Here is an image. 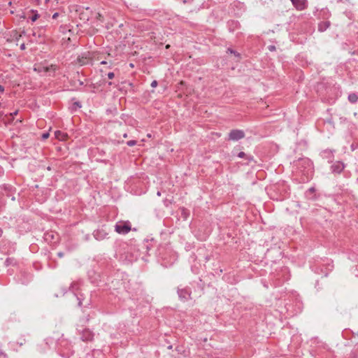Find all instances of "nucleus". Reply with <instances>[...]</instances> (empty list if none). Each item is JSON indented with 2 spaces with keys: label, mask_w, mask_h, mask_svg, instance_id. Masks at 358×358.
Instances as JSON below:
<instances>
[{
  "label": "nucleus",
  "mask_w": 358,
  "mask_h": 358,
  "mask_svg": "<svg viewBox=\"0 0 358 358\" xmlns=\"http://www.w3.org/2000/svg\"><path fill=\"white\" fill-rule=\"evenodd\" d=\"M101 64H106V62L103 61V62H101Z\"/></svg>",
  "instance_id": "obj_57"
},
{
  "label": "nucleus",
  "mask_w": 358,
  "mask_h": 358,
  "mask_svg": "<svg viewBox=\"0 0 358 358\" xmlns=\"http://www.w3.org/2000/svg\"><path fill=\"white\" fill-rule=\"evenodd\" d=\"M55 136L59 141H65L68 136L67 134L62 132V131L57 130L55 131Z\"/></svg>",
  "instance_id": "obj_18"
},
{
  "label": "nucleus",
  "mask_w": 358,
  "mask_h": 358,
  "mask_svg": "<svg viewBox=\"0 0 358 358\" xmlns=\"http://www.w3.org/2000/svg\"><path fill=\"white\" fill-rule=\"evenodd\" d=\"M334 152L335 150H334L326 149L322 150L320 155L322 159H327L329 163H331L334 159Z\"/></svg>",
  "instance_id": "obj_7"
},
{
  "label": "nucleus",
  "mask_w": 358,
  "mask_h": 358,
  "mask_svg": "<svg viewBox=\"0 0 358 358\" xmlns=\"http://www.w3.org/2000/svg\"><path fill=\"white\" fill-rule=\"evenodd\" d=\"M348 101L352 103H356L358 101V94L357 93H350L348 97Z\"/></svg>",
  "instance_id": "obj_22"
},
{
  "label": "nucleus",
  "mask_w": 358,
  "mask_h": 358,
  "mask_svg": "<svg viewBox=\"0 0 358 358\" xmlns=\"http://www.w3.org/2000/svg\"><path fill=\"white\" fill-rule=\"evenodd\" d=\"M90 87L93 88V89H96V84L94 83H92L90 85ZM92 93H95V90H92Z\"/></svg>",
  "instance_id": "obj_35"
},
{
  "label": "nucleus",
  "mask_w": 358,
  "mask_h": 358,
  "mask_svg": "<svg viewBox=\"0 0 358 358\" xmlns=\"http://www.w3.org/2000/svg\"><path fill=\"white\" fill-rule=\"evenodd\" d=\"M166 48H169V45H167L166 46Z\"/></svg>",
  "instance_id": "obj_58"
},
{
  "label": "nucleus",
  "mask_w": 358,
  "mask_h": 358,
  "mask_svg": "<svg viewBox=\"0 0 358 358\" xmlns=\"http://www.w3.org/2000/svg\"><path fill=\"white\" fill-rule=\"evenodd\" d=\"M79 334L80 335V339L84 342L92 341L94 338V333L87 328H77Z\"/></svg>",
  "instance_id": "obj_4"
},
{
  "label": "nucleus",
  "mask_w": 358,
  "mask_h": 358,
  "mask_svg": "<svg viewBox=\"0 0 358 358\" xmlns=\"http://www.w3.org/2000/svg\"><path fill=\"white\" fill-rule=\"evenodd\" d=\"M145 246L147 250H149L150 249V246L148 244H145Z\"/></svg>",
  "instance_id": "obj_47"
},
{
  "label": "nucleus",
  "mask_w": 358,
  "mask_h": 358,
  "mask_svg": "<svg viewBox=\"0 0 358 358\" xmlns=\"http://www.w3.org/2000/svg\"><path fill=\"white\" fill-rule=\"evenodd\" d=\"M70 84L72 87H73V90H76V91H81V89L80 87H78L77 85H76V80H71L70 81Z\"/></svg>",
  "instance_id": "obj_25"
},
{
  "label": "nucleus",
  "mask_w": 358,
  "mask_h": 358,
  "mask_svg": "<svg viewBox=\"0 0 358 358\" xmlns=\"http://www.w3.org/2000/svg\"><path fill=\"white\" fill-rule=\"evenodd\" d=\"M245 132L242 129H231L227 138V141H238L245 137Z\"/></svg>",
  "instance_id": "obj_5"
},
{
  "label": "nucleus",
  "mask_w": 358,
  "mask_h": 358,
  "mask_svg": "<svg viewBox=\"0 0 358 358\" xmlns=\"http://www.w3.org/2000/svg\"><path fill=\"white\" fill-rule=\"evenodd\" d=\"M150 85L152 87H156L158 85V82L156 80H155L151 83Z\"/></svg>",
  "instance_id": "obj_33"
},
{
  "label": "nucleus",
  "mask_w": 358,
  "mask_h": 358,
  "mask_svg": "<svg viewBox=\"0 0 358 358\" xmlns=\"http://www.w3.org/2000/svg\"><path fill=\"white\" fill-rule=\"evenodd\" d=\"M75 285H76V283H75V282L72 283V284H71V287H70V288H71V289H72L73 290V289H74V286H75Z\"/></svg>",
  "instance_id": "obj_46"
},
{
  "label": "nucleus",
  "mask_w": 358,
  "mask_h": 358,
  "mask_svg": "<svg viewBox=\"0 0 358 358\" xmlns=\"http://www.w3.org/2000/svg\"><path fill=\"white\" fill-rule=\"evenodd\" d=\"M227 29L229 32H234L235 31L241 28V24L238 21L234 20H230L227 23Z\"/></svg>",
  "instance_id": "obj_11"
},
{
  "label": "nucleus",
  "mask_w": 358,
  "mask_h": 358,
  "mask_svg": "<svg viewBox=\"0 0 358 358\" xmlns=\"http://www.w3.org/2000/svg\"><path fill=\"white\" fill-rule=\"evenodd\" d=\"M168 348H169V349H171V348H172V345H169V346L168 347Z\"/></svg>",
  "instance_id": "obj_55"
},
{
  "label": "nucleus",
  "mask_w": 358,
  "mask_h": 358,
  "mask_svg": "<svg viewBox=\"0 0 358 358\" xmlns=\"http://www.w3.org/2000/svg\"><path fill=\"white\" fill-rule=\"evenodd\" d=\"M179 210L180 211L181 217L183 219V220H187L190 215L189 210L185 207H180Z\"/></svg>",
  "instance_id": "obj_16"
},
{
  "label": "nucleus",
  "mask_w": 358,
  "mask_h": 358,
  "mask_svg": "<svg viewBox=\"0 0 358 358\" xmlns=\"http://www.w3.org/2000/svg\"><path fill=\"white\" fill-rule=\"evenodd\" d=\"M131 230V225L129 221H120L115 225V231L120 234H127Z\"/></svg>",
  "instance_id": "obj_3"
},
{
  "label": "nucleus",
  "mask_w": 358,
  "mask_h": 358,
  "mask_svg": "<svg viewBox=\"0 0 358 358\" xmlns=\"http://www.w3.org/2000/svg\"><path fill=\"white\" fill-rule=\"evenodd\" d=\"M2 234H3V230H2V229L0 227V237L2 236Z\"/></svg>",
  "instance_id": "obj_50"
},
{
  "label": "nucleus",
  "mask_w": 358,
  "mask_h": 358,
  "mask_svg": "<svg viewBox=\"0 0 358 358\" xmlns=\"http://www.w3.org/2000/svg\"><path fill=\"white\" fill-rule=\"evenodd\" d=\"M82 107V104L80 101H75L72 106H71V110H77L78 108H80Z\"/></svg>",
  "instance_id": "obj_24"
},
{
  "label": "nucleus",
  "mask_w": 358,
  "mask_h": 358,
  "mask_svg": "<svg viewBox=\"0 0 358 358\" xmlns=\"http://www.w3.org/2000/svg\"><path fill=\"white\" fill-rule=\"evenodd\" d=\"M26 49V45L24 43H22L21 45H20V50H24Z\"/></svg>",
  "instance_id": "obj_39"
},
{
  "label": "nucleus",
  "mask_w": 358,
  "mask_h": 358,
  "mask_svg": "<svg viewBox=\"0 0 358 358\" xmlns=\"http://www.w3.org/2000/svg\"><path fill=\"white\" fill-rule=\"evenodd\" d=\"M113 83L112 82H109L108 83V85H112Z\"/></svg>",
  "instance_id": "obj_54"
},
{
  "label": "nucleus",
  "mask_w": 358,
  "mask_h": 358,
  "mask_svg": "<svg viewBox=\"0 0 358 358\" xmlns=\"http://www.w3.org/2000/svg\"><path fill=\"white\" fill-rule=\"evenodd\" d=\"M183 3H191L193 0H181Z\"/></svg>",
  "instance_id": "obj_40"
},
{
  "label": "nucleus",
  "mask_w": 358,
  "mask_h": 358,
  "mask_svg": "<svg viewBox=\"0 0 358 358\" xmlns=\"http://www.w3.org/2000/svg\"><path fill=\"white\" fill-rule=\"evenodd\" d=\"M237 157L238 158L245 159L248 161L247 164H249V163H250L251 162H255V158H254V157L252 155H247L244 152H242V151L237 154Z\"/></svg>",
  "instance_id": "obj_14"
},
{
  "label": "nucleus",
  "mask_w": 358,
  "mask_h": 358,
  "mask_svg": "<svg viewBox=\"0 0 358 358\" xmlns=\"http://www.w3.org/2000/svg\"><path fill=\"white\" fill-rule=\"evenodd\" d=\"M157 195L158 196H161V192L158 191V192H157Z\"/></svg>",
  "instance_id": "obj_52"
},
{
  "label": "nucleus",
  "mask_w": 358,
  "mask_h": 358,
  "mask_svg": "<svg viewBox=\"0 0 358 358\" xmlns=\"http://www.w3.org/2000/svg\"><path fill=\"white\" fill-rule=\"evenodd\" d=\"M17 113H18V110H15V112L10 113V116L12 117V119H13L14 116L16 115L17 114Z\"/></svg>",
  "instance_id": "obj_36"
},
{
  "label": "nucleus",
  "mask_w": 358,
  "mask_h": 358,
  "mask_svg": "<svg viewBox=\"0 0 358 358\" xmlns=\"http://www.w3.org/2000/svg\"><path fill=\"white\" fill-rule=\"evenodd\" d=\"M57 256L60 258L63 257L64 256V253L63 252H59L57 253Z\"/></svg>",
  "instance_id": "obj_37"
},
{
  "label": "nucleus",
  "mask_w": 358,
  "mask_h": 358,
  "mask_svg": "<svg viewBox=\"0 0 358 358\" xmlns=\"http://www.w3.org/2000/svg\"><path fill=\"white\" fill-rule=\"evenodd\" d=\"M94 238L97 241H102L107 238L108 233L103 229H99L93 232Z\"/></svg>",
  "instance_id": "obj_12"
},
{
  "label": "nucleus",
  "mask_w": 358,
  "mask_h": 358,
  "mask_svg": "<svg viewBox=\"0 0 358 358\" xmlns=\"http://www.w3.org/2000/svg\"><path fill=\"white\" fill-rule=\"evenodd\" d=\"M7 321L9 322H16L20 321L19 315L16 311L10 312L8 316Z\"/></svg>",
  "instance_id": "obj_15"
},
{
  "label": "nucleus",
  "mask_w": 358,
  "mask_h": 358,
  "mask_svg": "<svg viewBox=\"0 0 358 358\" xmlns=\"http://www.w3.org/2000/svg\"><path fill=\"white\" fill-rule=\"evenodd\" d=\"M12 188H13V187H12V186H10V185L5 186V187H4V189H5L6 190H8V191L11 190V189H12Z\"/></svg>",
  "instance_id": "obj_38"
},
{
  "label": "nucleus",
  "mask_w": 358,
  "mask_h": 358,
  "mask_svg": "<svg viewBox=\"0 0 358 358\" xmlns=\"http://www.w3.org/2000/svg\"><path fill=\"white\" fill-rule=\"evenodd\" d=\"M57 69V66L55 64H51L48 66H38L34 68V71L38 73H49V76H55V72Z\"/></svg>",
  "instance_id": "obj_6"
},
{
  "label": "nucleus",
  "mask_w": 358,
  "mask_h": 358,
  "mask_svg": "<svg viewBox=\"0 0 358 358\" xmlns=\"http://www.w3.org/2000/svg\"><path fill=\"white\" fill-rule=\"evenodd\" d=\"M226 52H227V54H232V55H234V57L236 58H237V61H239L241 59V54L238 52H237V51L234 50V49H232L231 48H228L227 49Z\"/></svg>",
  "instance_id": "obj_20"
},
{
  "label": "nucleus",
  "mask_w": 358,
  "mask_h": 358,
  "mask_svg": "<svg viewBox=\"0 0 358 358\" xmlns=\"http://www.w3.org/2000/svg\"><path fill=\"white\" fill-rule=\"evenodd\" d=\"M345 165L341 161H336L331 166V171L334 173L340 174L345 169Z\"/></svg>",
  "instance_id": "obj_8"
},
{
  "label": "nucleus",
  "mask_w": 358,
  "mask_h": 358,
  "mask_svg": "<svg viewBox=\"0 0 358 358\" xmlns=\"http://www.w3.org/2000/svg\"><path fill=\"white\" fill-rule=\"evenodd\" d=\"M16 248L15 244H12V247L6 252H4L6 255H10L13 252H15Z\"/></svg>",
  "instance_id": "obj_27"
},
{
  "label": "nucleus",
  "mask_w": 358,
  "mask_h": 358,
  "mask_svg": "<svg viewBox=\"0 0 358 358\" xmlns=\"http://www.w3.org/2000/svg\"><path fill=\"white\" fill-rule=\"evenodd\" d=\"M357 148V145L355 146L354 144H352L351 145V148H352V150H355Z\"/></svg>",
  "instance_id": "obj_45"
},
{
  "label": "nucleus",
  "mask_w": 358,
  "mask_h": 358,
  "mask_svg": "<svg viewBox=\"0 0 358 358\" xmlns=\"http://www.w3.org/2000/svg\"><path fill=\"white\" fill-rule=\"evenodd\" d=\"M327 122L331 123V120H327Z\"/></svg>",
  "instance_id": "obj_56"
},
{
  "label": "nucleus",
  "mask_w": 358,
  "mask_h": 358,
  "mask_svg": "<svg viewBox=\"0 0 358 358\" xmlns=\"http://www.w3.org/2000/svg\"><path fill=\"white\" fill-rule=\"evenodd\" d=\"M315 192V188L312 187H310L306 192V196L308 199H315V195H313L314 194V193Z\"/></svg>",
  "instance_id": "obj_21"
},
{
  "label": "nucleus",
  "mask_w": 358,
  "mask_h": 358,
  "mask_svg": "<svg viewBox=\"0 0 358 358\" xmlns=\"http://www.w3.org/2000/svg\"><path fill=\"white\" fill-rule=\"evenodd\" d=\"M111 267H112V264H110V262H107L106 268L110 269Z\"/></svg>",
  "instance_id": "obj_41"
},
{
  "label": "nucleus",
  "mask_w": 358,
  "mask_h": 358,
  "mask_svg": "<svg viewBox=\"0 0 358 358\" xmlns=\"http://www.w3.org/2000/svg\"><path fill=\"white\" fill-rule=\"evenodd\" d=\"M77 300H78V305L79 307L82 308H88L90 306V299H87L86 301H85V298L83 296V294L80 292L76 294Z\"/></svg>",
  "instance_id": "obj_10"
},
{
  "label": "nucleus",
  "mask_w": 358,
  "mask_h": 358,
  "mask_svg": "<svg viewBox=\"0 0 358 358\" xmlns=\"http://www.w3.org/2000/svg\"><path fill=\"white\" fill-rule=\"evenodd\" d=\"M32 12L33 15L31 17H29V19L32 22H35L39 17V15L37 13V11L34 12V10H32Z\"/></svg>",
  "instance_id": "obj_26"
},
{
  "label": "nucleus",
  "mask_w": 358,
  "mask_h": 358,
  "mask_svg": "<svg viewBox=\"0 0 358 358\" xmlns=\"http://www.w3.org/2000/svg\"><path fill=\"white\" fill-rule=\"evenodd\" d=\"M57 234L53 231H48L44 234L43 238L46 242L52 243Z\"/></svg>",
  "instance_id": "obj_13"
},
{
  "label": "nucleus",
  "mask_w": 358,
  "mask_h": 358,
  "mask_svg": "<svg viewBox=\"0 0 358 358\" xmlns=\"http://www.w3.org/2000/svg\"><path fill=\"white\" fill-rule=\"evenodd\" d=\"M107 77L108 79L111 80V79H113L114 77H115V74L113 72H109L108 74H107Z\"/></svg>",
  "instance_id": "obj_32"
},
{
  "label": "nucleus",
  "mask_w": 358,
  "mask_h": 358,
  "mask_svg": "<svg viewBox=\"0 0 358 358\" xmlns=\"http://www.w3.org/2000/svg\"><path fill=\"white\" fill-rule=\"evenodd\" d=\"M290 1L298 10H303L308 7L307 0H290Z\"/></svg>",
  "instance_id": "obj_9"
},
{
  "label": "nucleus",
  "mask_w": 358,
  "mask_h": 358,
  "mask_svg": "<svg viewBox=\"0 0 358 358\" xmlns=\"http://www.w3.org/2000/svg\"><path fill=\"white\" fill-rule=\"evenodd\" d=\"M101 15L100 13L98 14V17L97 18L101 20Z\"/></svg>",
  "instance_id": "obj_51"
},
{
  "label": "nucleus",
  "mask_w": 358,
  "mask_h": 358,
  "mask_svg": "<svg viewBox=\"0 0 358 358\" xmlns=\"http://www.w3.org/2000/svg\"><path fill=\"white\" fill-rule=\"evenodd\" d=\"M49 136H50V134H49V132H48V131H47V132H44V133L41 135V139H42L43 141H45V140L48 139V138H49Z\"/></svg>",
  "instance_id": "obj_30"
},
{
  "label": "nucleus",
  "mask_w": 358,
  "mask_h": 358,
  "mask_svg": "<svg viewBox=\"0 0 358 358\" xmlns=\"http://www.w3.org/2000/svg\"><path fill=\"white\" fill-rule=\"evenodd\" d=\"M177 294L179 298V300L182 302H186L190 299H192V289L188 286L182 287L178 286L177 287Z\"/></svg>",
  "instance_id": "obj_2"
},
{
  "label": "nucleus",
  "mask_w": 358,
  "mask_h": 358,
  "mask_svg": "<svg viewBox=\"0 0 358 358\" xmlns=\"http://www.w3.org/2000/svg\"><path fill=\"white\" fill-rule=\"evenodd\" d=\"M78 85H79V86H83V85H84V82H83V81L80 80H78Z\"/></svg>",
  "instance_id": "obj_43"
},
{
  "label": "nucleus",
  "mask_w": 358,
  "mask_h": 358,
  "mask_svg": "<svg viewBox=\"0 0 358 358\" xmlns=\"http://www.w3.org/2000/svg\"><path fill=\"white\" fill-rule=\"evenodd\" d=\"M296 166L303 177L301 179L303 182L308 181L312 178L314 173V166L313 162L310 159L307 157L300 158L296 162Z\"/></svg>",
  "instance_id": "obj_1"
},
{
  "label": "nucleus",
  "mask_w": 358,
  "mask_h": 358,
  "mask_svg": "<svg viewBox=\"0 0 358 358\" xmlns=\"http://www.w3.org/2000/svg\"><path fill=\"white\" fill-rule=\"evenodd\" d=\"M4 92V87L3 85H0V92L3 93Z\"/></svg>",
  "instance_id": "obj_44"
},
{
  "label": "nucleus",
  "mask_w": 358,
  "mask_h": 358,
  "mask_svg": "<svg viewBox=\"0 0 358 358\" xmlns=\"http://www.w3.org/2000/svg\"><path fill=\"white\" fill-rule=\"evenodd\" d=\"M103 263H104V262H100V266H103Z\"/></svg>",
  "instance_id": "obj_53"
},
{
  "label": "nucleus",
  "mask_w": 358,
  "mask_h": 358,
  "mask_svg": "<svg viewBox=\"0 0 358 358\" xmlns=\"http://www.w3.org/2000/svg\"><path fill=\"white\" fill-rule=\"evenodd\" d=\"M163 203H164V205L166 207H169L172 203V200H170V199H165L163 201Z\"/></svg>",
  "instance_id": "obj_29"
},
{
  "label": "nucleus",
  "mask_w": 358,
  "mask_h": 358,
  "mask_svg": "<svg viewBox=\"0 0 358 358\" xmlns=\"http://www.w3.org/2000/svg\"><path fill=\"white\" fill-rule=\"evenodd\" d=\"M77 62L80 65L83 66V65L88 64L89 58L87 57H84V56H81V57L79 56L77 59Z\"/></svg>",
  "instance_id": "obj_23"
},
{
  "label": "nucleus",
  "mask_w": 358,
  "mask_h": 358,
  "mask_svg": "<svg viewBox=\"0 0 358 358\" xmlns=\"http://www.w3.org/2000/svg\"><path fill=\"white\" fill-rule=\"evenodd\" d=\"M330 24L329 21L321 22L318 24V31L321 32L326 31L330 27Z\"/></svg>",
  "instance_id": "obj_17"
},
{
  "label": "nucleus",
  "mask_w": 358,
  "mask_h": 358,
  "mask_svg": "<svg viewBox=\"0 0 358 358\" xmlns=\"http://www.w3.org/2000/svg\"><path fill=\"white\" fill-rule=\"evenodd\" d=\"M90 320V315H88L85 318H83L80 320V322L83 324H86Z\"/></svg>",
  "instance_id": "obj_31"
},
{
  "label": "nucleus",
  "mask_w": 358,
  "mask_h": 358,
  "mask_svg": "<svg viewBox=\"0 0 358 358\" xmlns=\"http://www.w3.org/2000/svg\"><path fill=\"white\" fill-rule=\"evenodd\" d=\"M136 143H137V141H135V140H131V141H128L127 142V145L128 146H129V147L134 146V145H136Z\"/></svg>",
  "instance_id": "obj_28"
},
{
  "label": "nucleus",
  "mask_w": 358,
  "mask_h": 358,
  "mask_svg": "<svg viewBox=\"0 0 358 358\" xmlns=\"http://www.w3.org/2000/svg\"><path fill=\"white\" fill-rule=\"evenodd\" d=\"M59 16V13H55L52 15V18L53 19H56L57 17Z\"/></svg>",
  "instance_id": "obj_42"
},
{
  "label": "nucleus",
  "mask_w": 358,
  "mask_h": 358,
  "mask_svg": "<svg viewBox=\"0 0 358 358\" xmlns=\"http://www.w3.org/2000/svg\"><path fill=\"white\" fill-rule=\"evenodd\" d=\"M3 115V113L0 111V120L1 119Z\"/></svg>",
  "instance_id": "obj_49"
},
{
  "label": "nucleus",
  "mask_w": 358,
  "mask_h": 358,
  "mask_svg": "<svg viewBox=\"0 0 358 358\" xmlns=\"http://www.w3.org/2000/svg\"><path fill=\"white\" fill-rule=\"evenodd\" d=\"M127 137H128V135H127V133H125V134H123V138H127Z\"/></svg>",
  "instance_id": "obj_48"
},
{
  "label": "nucleus",
  "mask_w": 358,
  "mask_h": 358,
  "mask_svg": "<svg viewBox=\"0 0 358 358\" xmlns=\"http://www.w3.org/2000/svg\"><path fill=\"white\" fill-rule=\"evenodd\" d=\"M356 358H358V357H356Z\"/></svg>",
  "instance_id": "obj_59"
},
{
  "label": "nucleus",
  "mask_w": 358,
  "mask_h": 358,
  "mask_svg": "<svg viewBox=\"0 0 358 358\" xmlns=\"http://www.w3.org/2000/svg\"><path fill=\"white\" fill-rule=\"evenodd\" d=\"M17 264V261L14 257H8L4 262V264L6 266H15Z\"/></svg>",
  "instance_id": "obj_19"
},
{
  "label": "nucleus",
  "mask_w": 358,
  "mask_h": 358,
  "mask_svg": "<svg viewBox=\"0 0 358 358\" xmlns=\"http://www.w3.org/2000/svg\"><path fill=\"white\" fill-rule=\"evenodd\" d=\"M268 49L270 50V51H275V46L273 45H270L268 46Z\"/></svg>",
  "instance_id": "obj_34"
}]
</instances>
